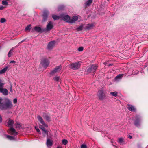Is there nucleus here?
<instances>
[{
	"mask_svg": "<svg viewBox=\"0 0 148 148\" xmlns=\"http://www.w3.org/2000/svg\"><path fill=\"white\" fill-rule=\"evenodd\" d=\"M12 105L11 102L8 99L0 98V109L2 110L10 108Z\"/></svg>",
	"mask_w": 148,
	"mask_h": 148,
	"instance_id": "obj_1",
	"label": "nucleus"
},
{
	"mask_svg": "<svg viewBox=\"0 0 148 148\" xmlns=\"http://www.w3.org/2000/svg\"><path fill=\"white\" fill-rule=\"evenodd\" d=\"M6 123H7V126L10 127L9 130L11 134L16 136L18 134V132H16L15 129L12 127L14 123V121L13 120L8 118L6 121Z\"/></svg>",
	"mask_w": 148,
	"mask_h": 148,
	"instance_id": "obj_2",
	"label": "nucleus"
},
{
	"mask_svg": "<svg viewBox=\"0 0 148 148\" xmlns=\"http://www.w3.org/2000/svg\"><path fill=\"white\" fill-rule=\"evenodd\" d=\"M135 119L134 120V124L137 127H139L141 126L140 121H141V118L140 116L138 115H136L134 117Z\"/></svg>",
	"mask_w": 148,
	"mask_h": 148,
	"instance_id": "obj_3",
	"label": "nucleus"
},
{
	"mask_svg": "<svg viewBox=\"0 0 148 148\" xmlns=\"http://www.w3.org/2000/svg\"><path fill=\"white\" fill-rule=\"evenodd\" d=\"M97 67L98 66L97 64H92L88 68L87 71L88 73H94Z\"/></svg>",
	"mask_w": 148,
	"mask_h": 148,
	"instance_id": "obj_4",
	"label": "nucleus"
},
{
	"mask_svg": "<svg viewBox=\"0 0 148 148\" xmlns=\"http://www.w3.org/2000/svg\"><path fill=\"white\" fill-rule=\"evenodd\" d=\"M49 64V62L47 59L43 58L42 60L40 65L44 68L47 67Z\"/></svg>",
	"mask_w": 148,
	"mask_h": 148,
	"instance_id": "obj_5",
	"label": "nucleus"
},
{
	"mask_svg": "<svg viewBox=\"0 0 148 148\" xmlns=\"http://www.w3.org/2000/svg\"><path fill=\"white\" fill-rule=\"evenodd\" d=\"M81 64L79 62H76L70 65V67L73 70H76L79 68Z\"/></svg>",
	"mask_w": 148,
	"mask_h": 148,
	"instance_id": "obj_6",
	"label": "nucleus"
},
{
	"mask_svg": "<svg viewBox=\"0 0 148 148\" xmlns=\"http://www.w3.org/2000/svg\"><path fill=\"white\" fill-rule=\"evenodd\" d=\"M61 68L62 67L60 66L56 67L51 72L50 74L52 75H53L59 73L61 71Z\"/></svg>",
	"mask_w": 148,
	"mask_h": 148,
	"instance_id": "obj_7",
	"label": "nucleus"
},
{
	"mask_svg": "<svg viewBox=\"0 0 148 148\" xmlns=\"http://www.w3.org/2000/svg\"><path fill=\"white\" fill-rule=\"evenodd\" d=\"M53 27V23L51 21H49L47 23V25L45 29L46 32L50 31Z\"/></svg>",
	"mask_w": 148,
	"mask_h": 148,
	"instance_id": "obj_8",
	"label": "nucleus"
},
{
	"mask_svg": "<svg viewBox=\"0 0 148 148\" xmlns=\"http://www.w3.org/2000/svg\"><path fill=\"white\" fill-rule=\"evenodd\" d=\"M4 84L1 82V81L0 79V92H8V90L6 88H3Z\"/></svg>",
	"mask_w": 148,
	"mask_h": 148,
	"instance_id": "obj_9",
	"label": "nucleus"
},
{
	"mask_svg": "<svg viewBox=\"0 0 148 148\" xmlns=\"http://www.w3.org/2000/svg\"><path fill=\"white\" fill-rule=\"evenodd\" d=\"M56 45V42L52 41L50 42L48 45L47 48L49 50L52 49Z\"/></svg>",
	"mask_w": 148,
	"mask_h": 148,
	"instance_id": "obj_10",
	"label": "nucleus"
},
{
	"mask_svg": "<svg viewBox=\"0 0 148 148\" xmlns=\"http://www.w3.org/2000/svg\"><path fill=\"white\" fill-rule=\"evenodd\" d=\"M37 119L40 122L44 127H47L48 125L44 121L43 119L40 116L38 115L37 116Z\"/></svg>",
	"mask_w": 148,
	"mask_h": 148,
	"instance_id": "obj_11",
	"label": "nucleus"
},
{
	"mask_svg": "<svg viewBox=\"0 0 148 148\" xmlns=\"http://www.w3.org/2000/svg\"><path fill=\"white\" fill-rule=\"evenodd\" d=\"M61 17L62 18V19L64 21L67 22L68 23H71V18L68 15H62L61 16Z\"/></svg>",
	"mask_w": 148,
	"mask_h": 148,
	"instance_id": "obj_12",
	"label": "nucleus"
},
{
	"mask_svg": "<svg viewBox=\"0 0 148 148\" xmlns=\"http://www.w3.org/2000/svg\"><path fill=\"white\" fill-rule=\"evenodd\" d=\"M80 17L79 16H75L72 17L70 19V23H74L77 21Z\"/></svg>",
	"mask_w": 148,
	"mask_h": 148,
	"instance_id": "obj_13",
	"label": "nucleus"
},
{
	"mask_svg": "<svg viewBox=\"0 0 148 148\" xmlns=\"http://www.w3.org/2000/svg\"><path fill=\"white\" fill-rule=\"evenodd\" d=\"M127 108L130 111L133 112H136V109L134 106L130 104L127 105Z\"/></svg>",
	"mask_w": 148,
	"mask_h": 148,
	"instance_id": "obj_14",
	"label": "nucleus"
},
{
	"mask_svg": "<svg viewBox=\"0 0 148 148\" xmlns=\"http://www.w3.org/2000/svg\"><path fill=\"white\" fill-rule=\"evenodd\" d=\"M98 96L99 99L101 100H103L105 97V95L104 93H99Z\"/></svg>",
	"mask_w": 148,
	"mask_h": 148,
	"instance_id": "obj_15",
	"label": "nucleus"
},
{
	"mask_svg": "<svg viewBox=\"0 0 148 148\" xmlns=\"http://www.w3.org/2000/svg\"><path fill=\"white\" fill-rule=\"evenodd\" d=\"M49 12L47 11H46L44 12L43 14V21H45L47 18Z\"/></svg>",
	"mask_w": 148,
	"mask_h": 148,
	"instance_id": "obj_16",
	"label": "nucleus"
},
{
	"mask_svg": "<svg viewBox=\"0 0 148 148\" xmlns=\"http://www.w3.org/2000/svg\"><path fill=\"white\" fill-rule=\"evenodd\" d=\"M42 116L45 119L48 121H50V118L48 114H43Z\"/></svg>",
	"mask_w": 148,
	"mask_h": 148,
	"instance_id": "obj_17",
	"label": "nucleus"
},
{
	"mask_svg": "<svg viewBox=\"0 0 148 148\" xmlns=\"http://www.w3.org/2000/svg\"><path fill=\"white\" fill-rule=\"evenodd\" d=\"M93 25L92 24H88L87 25H85L84 28L87 29H90L93 28Z\"/></svg>",
	"mask_w": 148,
	"mask_h": 148,
	"instance_id": "obj_18",
	"label": "nucleus"
},
{
	"mask_svg": "<svg viewBox=\"0 0 148 148\" xmlns=\"http://www.w3.org/2000/svg\"><path fill=\"white\" fill-rule=\"evenodd\" d=\"M46 144L48 147L51 146L52 145V141L49 139H47Z\"/></svg>",
	"mask_w": 148,
	"mask_h": 148,
	"instance_id": "obj_19",
	"label": "nucleus"
},
{
	"mask_svg": "<svg viewBox=\"0 0 148 148\" xmlns=\"http://www.w3.org/2000/svg\"><path fill=\"white\" fill-rule=\"evenodd\" d=\"M123 76L122 74H120L116 76L115 79L116 81H118L121 79Z\"/></svg>",
	"mask_w": 148,
	"mask_h": 148,
	"instance_id": "obj_20",
	"label": "nucleus"
},
{
	"mask_svg": "<svg viewBox=\"0 0 148 148\" xmlns=\"http://www.w3.org/2000/svg\"><path fill=\"white\" fill-rule=\"evenodd\" d=\"M118 142L121 144H123L125 143L124 139L122 138H120L118 139Z\"/></svg>",
	"mask_w": 148,
	"mask_h": 148,
	"instance_id": "obj_21",
	"label": "nucleus"
},
{
	"mask_svg": "<svg viewBox=\"0 0 148 148\" xmlns=\"http://www.w3.org/2000/svg\"><path fill=\"white\" fill-rule=\"evenodd\" d=\"M34 30L36 32H39L41 31V29L39 27L36 26L34 28Z\"/></svg>",
	"mask_w": 148,
	"mask_h": 148,
	"instance_id": "obj_22",
	"label": "nucleus"
},
{
	"mask_svg": "<svg viewBox=\"0 0 148 148\" xmlns=\"http://www.w3.org/2000/svg\"><path fill=\"white\" fill-rule=\"evenodd\" d=\"M93 0H88L86 3L85 5L86 6L90 5L92 2Z\"/></svg>",
	"mask_w": 148,
	"mask_h": 148,
	"instance_id": "obj_23",
	"label": "nucleus"
},
{
	"mask_svg": "<svg viewBox=\"0 0 148 148\" xmlns=\"http://www.w3.org/2000/svg\"><path fill=\"white\" fill-rule=\"evenodd\" d=\"M6 136L7 138L10 140H15L14 137V136L8 135H6Z\"/></svg>",
	"mask_w": 148,
	"mask_h": 148,
	"instance_id": "obj_24",
	"label": "nucleus"
},
{
	"mask_svg": "<svg viewBox=\"0 0 148 148\" xmlns=\"http://www.w3.org/2000/svg\"><path fill=\"white\" fill-rule=\"evenodd\" d=\"M42 133L43 135L45 136H47L48 134V132L47 130H45L42 131Z\"/></svg>",
	"mask_w": 148,
	"mask_h": 148,
	"instance_id": "obj_25",
	"label": "nucleus"
},
{
	"mask_svg": "<svg viewBox=\"0 0 148 148\" xmlns=\"http://www.w3.org/2000/svg\"><path fill=\"white\" fill-rule=\"evenodd\" d=\"M15 125L16 128H20L21 126V123H20L16 122L15 123Z\"/></svg>",
	"mask_w": 148,
	"mask_h": 148,
	"instance_id": "obj_26",
	"label": "nucleus"
},
{
	"mask_svg": "<svg viewBox=\"0 0 148 148\" xmlns=\"http://www.w3.org/2000/svg\"><path fill=\"white\" fill-rule=\"evenodd\" d=\"M84 25H82L80 26L77 28V30L79 31L82 30L83 28H84Z\"/></svg>",
	"mask_w": 148,
	"mask_h": 148,
	"instance_id": "obj_27",
	"label": "nucleus"
},
{
	"mask_svg": "<svg viewBox=\"0 0 148 148\" xmlns=\"http://www.w3.org/2000/svg\"><path fill=\"white\" fill-rule=\"evenodd\" d=\"M31 29V25H27L25 28V31H29Z\"/></svg>",
	"mask_w": 148,
	"mask_h": 148,
	"instance_id": "obj_28",
	"label": "nucleus"
},
{
	"mask_svg": "<svg viewBox=\"0 0 148 148\" xmlns=\"http://www.w3.org/2000/svg\"><path fill=\"white\" fill-rule=\"evenodd\" d=\"M7 69V68H5L0 71V74L4 73L6 71Z\"/></svg>",
	"mask_w": 148,
	"mask_h": 148,
	"instance_id": "obj_29",
	"label": "nucleus"
},
{
	"mask_svg": "<svg viewBox=\"0 0 148 148\" xmlns=\"http://www.w3.org/2000/svg\"><path fill=\"white\" fill-rule=\"evenodd\" d=\"M52 17L53 19L55 20L58 19L60 18L59 16L54 15H52Z\"/></svg>",
	"mask_w": 148,
	"mask_h": 148,
	"instance_id": "obj_30",
	"label": "nucleus"
},
{
	"mask_svg": "<svg viewBox=\"0 0 148 148\" xmlns=\"http://www.w3.org/2000/svg\"><path fill=\"white\" fill-rule=\"evenodd\" d=\"M13 52V49H12L8 52V57H10L12 56V53Z\"/></svg>",
	"mask_w": 148,
	"mask_h": 148,
	"instance_id": "obj_31",
	"label": "nucleus"
},
{
	"mask_svg": "<svg viewBox=\"0 0 148 148\" xmlns=\"http://www.w3.org/2000/svg\"><path fill=\"white\" fill-rule=\"evenodd\" d=\"M53 79L55 81H58L60 79V77L58 76H55L53 78Z\"/></svg>",
	"mask_w": 148,
	"mask_h": 148,
	"instance_id": "obj_32",
	"label": "nucleus"
},
{
	"mask_svg": "<svg viewBox=\"0 0 148 148\" xmlns=\"http://www.w3.org/2000/svg\"><path fill=\"white\" fill-rule=\"evenodd\" d=\"M67 140L65 139H63L62 140V143L64 145H66L67 144Z\"/></svg>",
	"mask_w": 148,
	"mask_h": 148,
	"instance_id": "obj_33",
	"label": "nucleus"
},
{
	"mask_svg": "<svg viewBox=\"0 0 148 148\" xmlns=\"http://www.w3.org/2000/svg\"><path fill=\"white\" fill-rule=\"evenodd\" d=\"M2 4L3 5H8V3L7 1H2Z\"/></svg>",
	"mask_w": 148,
	"mask_h": 148,
	"instance_id": "obj_34",
	"label": "nucleus"
},
{
	"mask_svg": "<svg viewBox=\"0 0 148 148\" xmlns=\"http://www.w3.org/2000/svg\"><path fill=\"white\" fill-rule=\"evenodd\" d=\"M39 128L42 130V131H43L45 130V128L43 126V125H40L39 126Z\"/></svg>",
	"mask_w": 148,
	"mask_h": 148,
	"instance_id": "obj_35",
	"label": "nucleus"
},
{
	"mask_svg": "<svg viewBox=\"0 0 148 148\" xmlns=\"http://www.w3.org/2000/svg\"><path fill=\"white\" fill-rule=\"evenodd\" d=\"M6 21V20L4 18H2L1 19L0 22L1 23H3Z\"/></svg>",
	"mask_w": 148,
	"mask_h": 148,
	"instance_id": "obj_36",
	"label": "nucleus"
},
{
	"mask_svg": "<svg viewBox=\"0 0 148 148\" xmlns=\"http://www.w3.org/2000/svg\"><path fill=\"white\" fill-rule=\"evenodd\" d=\"M83 50V48L82 47H80L78 49V50L79 51H81Z\"/></svg>",
	"mask_w": 148,
	"mask_h": 148,
	"instance_id": "obj_37",
	"label": "nucleus"
},
{
	"mask_svg": "<svg viewBox=\"0 0 148 148\" xmlns=\"http://www.w3.org/2000/svg\"><path fill=\"white\" fill-rule=\"evenodd\" d=\"M117 93H110L111 95L115 97H116L117 96Z\"/></svg>",
	"mask_w": 148,
	"mask_h": 148,
	"instance_id": "obj_38",
	"label": "nucleus"
},
{
	"mask_svg": "<svg viewBox=\"0 0 148 148\" xmlns=\"http://www.w3.org/2000/svg\"><path fill=\"white\" fill-rule=\"evenodd\" d=\"M35 129L36 130L37 132L40 134V130L38 129V127H35Z\"/></svg>",
	"mask_w": 148,
	"mask_h": 148,
	"instance_id": "obj_39",
	"label": "nucleus"
},
{
	"mask_svg": "<svg viewBox=\"0 0 148 148\" xmlns=\"http://www.w3.org/2000/svg\"><path fill=\"white\" fill-rule=\"evenodd\" d=\"M81 148H86V146L85 145L83 144L81 146Z\"/></svg>",
	"mask_w": 148,
	"mask_h": 148,
	"instance_id": "obj_40",
	"label": "nucleus"
},
{
	"mask_svg": "<svg viewBox=\"0 0 148 148\" xmlns=\"http://www.w3.org/2000/svg\"><path fill=\"white\" fill-rule=\"evenodd\" d=\"M17 102V99L16 98H15L13 100V103L14 104L16 103Z\"/></svg>",
	"mask_w": 148,
	"mask_h": 148,
	"instance_id": "obj_41",
	"label": "nucleus"
},
{
	"mask_svg": "<svg viewBox=\"0 0 148 148\" xmlns=\"http://www.w3.org/2000/svg\"><path fill=\"white\" fill-rule=\"evenodd\" d=\"M4 7L3 6H1L0 7V10H3L4 8Z\"/></svg>",
	"mask_w": 148,
	"mask_h": 148,
	"instance_id": "obj_42",
	"label": "nucleus"
},
{
	"mask_svg": "<svg viewBox=\"0 0 148 148\" xmlns=\"http://www.w3.org/2000/svg\"><path fill=\"white\" fill-rule=\"evenodd\" d=\"M16 62L14 60L11 61L10 62V63H15Z\"/></svg>",
	"mask_w": 148,
	"mask_h": 148,
	"instance_id": "obj_43",
	"label": "nucleus"
},
{
	"mask_svg": "<svg viewBox=\"0 0 148 148\" xmlns=\"http://www.w3.org/2000/svg\"><path fill=\"white\" fill-rule=\"evenodd\" d=\"M2 121V118L1 116V115H0V123H1Z\"/></svg>",
	"mask_w": 148,
	"mask_h": 148,
	"instance_id": "obj_44",
	"label": "nucleus"
},
{
	"mask_svg": "<svg viewBox=\"0 0 148 148\" xmlns=\"http://www.w3.org/2000/svg\"><path fill=\"white\" fill-rule=\"evenodd\" d=\"M127 137L128 138H130V139H131L132 138V137L131 136H130V135H128L127 136Z\"/></svg>",
	"mask_w": 148,
	"mask_h": 148,
	"instance_id": "obj_45",
	"label": "nucleus"
},
{
	"mask_svg": "<svg viewBox=\"0 0 148 148\" xmlns=\"http://www.w3.org/2000/svg\"><path fill=\"white\" fill-rule=\"evenodd\" d=\"M10 91L11 92H12L13 91H12V86H11V88H10Z\"/></svg>",
	"mask_w": 148,
	"mask_h": 148,
	"instance_id": "obj_46",
	"label": "nucleus"
},
{
	"mask_svg": "<svg viewBox=\"0 0 148 148\" xmlns=\"http://www.w3.org/2000/svg\"><path fill=\"white\" fill-rule=\"evenodd\" d=\"M25 41V40H22L20 42V43H22L24 41Z\"/></svg>",
	"mask_w": 148,
	"mask_h": 148,
	"instance_id": "obj_47",
	"label": "nucleus"
},
{
	"mask_svg": "<svg viewBox=\"0 0 148 148\" xmlns=\"http://www.w3.org/2000/svg\"><path fill=\"white\" fill-rule=\"evenodd\" d=\"M3 94L5 95H8V93H3Z\"/></svg>",
	"mask_w": 148,
	"mask_h": 148,
	"instance_id": "obj_48",
	"label": "nucleus"
},
{
	"mask_svg": "<svg viewBox=\"0 0 148 148\" xmlns=\"http://www.w3.org/2000/svg\"><path fill=\"white\" fill-rule=\"evenodd\" d=\"M113 65L112 64H109L108 65V66H112Z\"/></svg>",
	"mask_w": 148,
	"mask_h": 148,
	"instance_id": "obj_49",
	"label": "nucleus"
},
{
	"mask_svg": "<svg viewBox=\"0 0 148 148\" xmlns=\"http://www.w3.org/2000/svg\"><path fill=\"white\" fill-rule=\"evenodd\" d=\"M103 90H101L100 91H99V92H100V93H101V92H103Z\"/></svg>",
	"mask_w": 148,
	"mask_h": 148,
	"instance_id": "obj_50",
	"label": "nucleus"
},
{
	"mask_svg": "<svg viewBox=\"0 0 148 148\" xmlns=\"http://www.w3.org/2000/svg\"><path fill=\"white\" fill-rule=\"evenodd\" d=\"M57 148H62L60 146H58L57 147Z\"/></svg>",
	"mask_w": 148,
	"mask_h": 148,
	"instance_id": "obj_51",
	"label": "nucleus"
},
{
	"mask_svg": "<svg viewBox=\"0 0 148 148\" xmlns=\"http://www.w3.org/2000/svg\"><path fill=\"white\" fill-rule=\"evenodd\" d=\"M106 64H107V62H105V63H104V64L105 65H106Z\"/></svg>",
	"mask_w": 148,
	"mask_h": 148,
	"instance_id": "obj_52",
	"label": "nucleus"
},
{
	"mask_svg": "<svg viewBox=\"0 0 148 148\" xmlns=\"http://www.w3.org/2000/svg\"><path fill=\"white\" fill-rule=\"evenodd\" d=\"M5 0L7 1H8V0Z\"/></svg>",
	"mask_w": 148,
	"mask_h": 148,
	"instance_id": "obj_53",
	"label": "nucleus"
},
{
	"mask_svg": "<svg viewBox=\"0 0 148 148\" xmlns=\"http://www.w3.org/2000/svg\"><path fill=\"white\" fill-rule=\"evenodd\" d=\"M114 92L115 93V92Z\"/></svg>",
	"mask_w": 148,
	"mask_h": 148,
	"instance_id": "obj_54",
	"label": "nucleus"
},
{
	"mask_svg": "<svg viewBox=\"0 0 148 148\" xmlns=\"http://www.w3.org/2000/svg\"><path fill=\"white\" fill-rule=\"evenodd\" d=\"M108 1H109V0H107Z\"/></svg>",
	"mask_w": 148,
	"mask_h": 148,
	"instance_id": "obj_55",
	"label": "nucleus"
}]
</instances>
